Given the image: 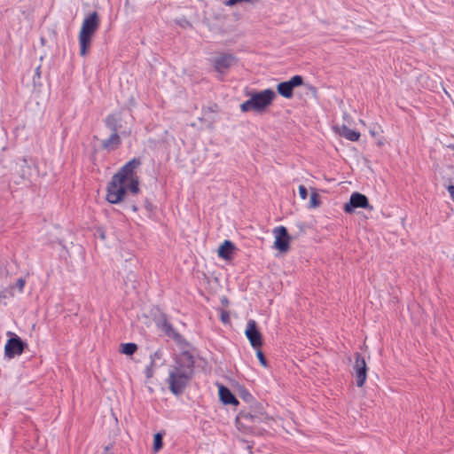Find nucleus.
Returning a JSON list of instances; mask_svg holds the SVG:
<instances>
[{
    "label": "nucleus",
    "instance_id": "obj_1",
    "mask_svg": "<svg viewBox=\"0 0 454 454\" xmlns=\"http://www.w3.org/2000/svg\"><path fill=\"white\" fill-rule=\"evenodd\" d=\"M141 165V160L133 158L124 164L114 175L107 186L108 196L122 199L127 195L136 196L139 192V179L136 169Z\"/></svg>",
    "mask_w": 454,
    "mask_h": 454
},
{
    "label": "nucleus",
    "instance_id": "obj_2",
    "mask_svg": "<svg viewBox=\"0 0 454 454\" xmlns=\"http://www.w3.org/2000/svg\"><path fill=\"white\" fill-rule=\"evenodd\" d=\"M194 360L188 351L181 352L176 358L175 364L169 371L168 385L170 391L181 395L193 374Z\"/></svg>",
    "mask_w": 454,
    "mask_h": 454
},
{
    "label": "nucleus",
    "instance_id": "obj_3",
    "mask_svg": "<svg viewBox=\"0 0 454 454\" xmlns=\"http://www.w3.org/2000/svg\"><path fill=\"white\" fill-rule=\"evenodd\" d=\"M100 27V18L97 12L87 14L81 25L78 34L80 55L86 57L91 47L93 37Z\"/></svg>",
    "mask_w": 454,
    "mask_h": 454
},
{
    "label": "nucleus",
    "instance_id": "obj_4",
    "mask_svg": "<svg viewBox=\"0 0 454 454\" xmlns=\"http://www.w3.org/2000/svg\"><path fill=\"white\" fill-rule=\"evenodd\" d=\"M276 98V92L272 89L252 93L249 99L240 105V110L243 113L250 111L262 113L272 105Z\"/></svg>",
    "mask_w": 454,
    "mask_h": 454
},
{
    "label": "nucleus",
    "instance_id": "obj_5",
    "mask_svg": "<svg viewBox=\"0 0 454 454\" xmlns=\"http://www.w3.org/2000/svg\"><path fill=\"white\" fill-rule=\"evenodd\" d=\"M355 364L353 365L354 376L356 377V383L358 387L364 386L367 379V364L364 356L356 352L354 355Z\"/></svg>",
    "mask_w": 454,
    "mask_h": 454
},
{
    "label": "nucleus",
    "instance_id": "obj_6",
    "mask_svg": "<svg viewBox=\"0 0 454 454\" xmlns=\"http://www.w3.org/2000/svg\"><path fill=\"white\" fill-rule=\"evenodd\" d=\"M303 84V78L301 75H294L286 82H279L277 85V91L285 98H291L294 96V89Z\"/></svg>",
    "mask_w": 454,
    "mask_h": 454
},
{
    "label": "nucleus",
    "instance_id": "obj_7",
    "mask_svg": "<svg viewBox=\"0 0 454 454\" xmlns=\"http://www.w3.org/2000/svg\"><path fill=\"white\" fill-rule=\"evenodd\" d=\"M245 334L254 348H260L262 346V336L257 329V325L254 320H248Z\"/></svg>",
    "mask_w": 454,
    "mask_h": 454
},
{
    "label": "nucleus",
    "instance_id": "obj_8",
    "mask_svg": "<svg viewBox=\"0 0 454 454\" xmlns=\"http://www.w3.org/2000/svg\"><path fill=\"white\" fill-rule=\"evenodd\" d=\"M25 343L18 336L10 338L4 346V355L8 358H13L23 353Z\"/></svg>",
    "mask_w": 454,
    "mask_h": 454
},
{
    "label": "nucleus",
    "instance_id": "obj_9",
    "mask_svg": "<svg viewBox=\"0 0 454 454\" xmlns=\"http://www.w3.org/2000/svg\"><path fill=\"white\" fill-rule=\"evenodd\" d=\"M273 233L275 235L274 247L281 252H286L289 249L290 242L286 228L284 226L276 227Z\"/></svg>",
    "mask_w": 454,
    "mask_h": 454
},
{
    "label": "nucleus",
    "instance_id": "obj_10",
    "mask_svg": "<svg viewBox=\"0 0 454 454\" xmlns=\"http://www.w3.org/2000/svg\"><path fill=\"white\" fill-rule=\"evenodd\" d=\"M237 61L234 55L230 53L221 54L214 60V67L216 72L225 74Z\"/></svg>",
    "mask_w": 454,
    "mask_h": 454
},
{
    "label": "nucleus",
    "instance_id": "obj_11",
    "mask_svg": "<svg viewBox=\"0 0 454 454\" xmlns=\"http://www.w3.org/2000/svg\"><path fill=\"white\" fill-rule=\"evenodd\" d=\"M259 417L253 415L247 411H240L236 418V422L239 426L246 428H251L256 422L259 421Z\"/></svg>",
    "mask_w": 454,
    "mask_h": 454
},
{
    "label": "nucleus",
    "instance_id": "obj_12",
    "mask_svg": "<svg viewBox=\"0 0 454 454\" xmlns=\"http://www.w3.org/2000/svg\"><path fill=\"white\" fill-rule=\"evenodd\" d=\"M121 116L120 114H110L105 119V124L112 132H118L121 125Z\"/></svg>",
    "mask_w": 454,
    "mask_h": 454
},
{
    "label": "nucleus",
    "instance_id": "obj_13",
    "mask_svg": "<svg viewBox=\"0 0 454 454\" xmlns=\"http://www.w3.org/2000/svg\"><path fill=\"white\" fill-rule=\"evenodd\" d=\"M121 144V137L118 132H112L108 138L102 142L104 149L113 151L117 149Z\"/></svg>",
    "mask_w": 454,
    "mask_h": 454
},
{
    "label": "nucleus",
    "instance_id": "obj_14",
    "mask_svg": "<svg viewBox=\"0 0 454 454\" xmlns=\"http://www.w3.org/2000/svg\"><path fill=\"white\" fill-rule=\"evenodd\" d=\"M160 327L167 336L174 339L178 342L182 340V335L173 328L172 325L168 321L166 317L162 319Z\"/></svg>",
    "mask_w": 454,
    "mask_h": 454
},
{
    "label": "nucleus",
    "instance_id": "obj_15",
    "mask_svg": "<svg viewBox=\"0 0 454 454\" xmlns=\"http://www.w3.org/2000/svg\"><path fill=\"white\" fill-rule=\"evenodd\" d=\"M219 396H220L221 401L224 404H238L239 403V401L234 396V395L231 392V390L223 385H221L219 387Z\"/></svg>",
    "mask_w": 454,
    "mask_h": 454
},
{
    "label": "nucleus",
    "instance_id": "obj_16",
    "mask_svg": "<svg viewBox=\"0 0 454 454\" xmlns=\"http://www.w3.org/2000/svg\"><path fill=\"white\" fill-rule=\"evenodd\" d=\"M337 132L340 136L352 142L358 141L361 136L358 131L351 129L346 125L337 128Z\"/></svg>",
    "mask_w": 454,
    "mask_h": 454
},
{
    "label": "nucleus",
    "instance_id": "obj_17",
    "mask_svg": "<svg viewBox=\"0 0 454 454\" xmlns=\"http://www.w3.org/2000/svg\"><path fill=\"white\" fill-rule=\"evenodd\" d=\"M234 250V244L230 240H225L218 248V255L223 259L229 260Z\"/></svg>",
    "mask_w": 454,
    "mask_h": 454
},
{
    "label": "nucleus",
    "instance_id": "obj_18",
    "mask_svg": "<svg viewBox=\"0 0 454 454\" xmlns=\"http://www.w3.org/2000/svg\"><path fill=\"white\" fill-rule=\"evenodd\" d=\"M359 207L372 209V207L369 204V200H348V202L345 204L344 210L347 213H352Z\"/></svg>",
    "mask_w": 454,
    "mask_h": 454
},
{
    "label": "nucleus",
    "instance_id": "obj_19",
    "mask_svg": "<svg viewBox=\"0 0 454 454\" xmlns=\"http://www.w3.org/2000/svg\"><path fill=\"white\" fill-rule=\"evenodd\" d=\"M137 349V346L136 343L129 342L121 345V352L128 356L133 355Z\"/></svg>",
    "mask_w": 454,
    "mask_h": 454
},
{
    "label": "nucleus",
    "instance_id": "obj_20",
    "mask_svg": "<svg viewBox=\"0 0 454 454\" xmlns=\"http://www.w3.org/2000/svg\"><path fill=\"white\" fill-rule=\"evenodd\" d=\"M160 354L159 351H156L153 355H151V356H150V358H151L150 365H148L145 368V376H146L147 379L152 378L153 375L154 357L160 358Z\"/></svg>",
    "mask_w": 454,
    "mask_h": 454
},
{
    "label": "nucleus",
    "instance_id": "obj_21",
    "mask_svg": "<svg viewBox=\"0 0 454 454\" xmlns=\"http://www.w3.org/2000/svg\"><path fill=\"white\" fill-rule=\"evenodd\" d=\"M111 204H123L121 205L123 209H129L130 208L133 212H136L138 207L136 205L129 204V203H124V202H129V200H108Z\"/></svg>",
    "mask_w": 454,
    "mask_h": 454
},
{
    "label": "nucleus",
    "instance_id": "obj_22",
    "mask_svg": "<svg viewBox=\"0 0 454 454\" xmlns=\"http://www.w3.org/2000/svg\"><path fill=\"white\" fill-rule=\"evenodd\" d=\"M162 448V434L157 433L153 437V451L158 452Z\"/></svg>",
    "mask_w": 454,
    "mask_h": 454
},
{
    "label": "nucleus",
    "instance_id": "obj_23",
    "mask_svg": "<svg viewBox=\"0 0 454 454\" xmlns=\"http://www.w3.org/2000/svg\"><path fill=\"white\" fill-rule=\"evenodd\" d=\"M257 351H256V356L257 358L259 359L260 361V364L263 366V367H267V361H266V358L264 357V355L263 353L262 352V350L260 348H256Z\"/></svg>",
    "mask_w": 454,
    "mask_h": 454
},
{
    "label": "nucleus",
    "instance_id": "obj_24",
    "mask_svg": "<svg viewBox=\"0 0 454 454\" xmlns=\"http://www.w3.org/2000/svg\"><path fill=\"white\" fill-rule=\"evenodd\" d=\"M253 1L254 0H226L225 1V5L232 6V5H235V4H239V3H243V2L252 3Z\"/></svg>",
    "mask_w": 454,
    "mask_h": 454
},
{
    "label": "nucleus",
    "instance_id": "obj_25",
    "mask_svg": "<svg viewBox=\"0 0 454 454\" xmlns=\"http://www.w3.org/2000/svg\"><path fill=\"white\" fill-rule=\"evenodd\" d=\"M299 196L301 199H306L307 196H308V191H307V188L303 185V184H301L299 185Z\"/></svg>",
    "mask_w": 454,
    "mask_h": 454
},
{
    "label": "nucleus",
    "instance_id": "obj_26",
    "mask_svg": "<svg viewBox=\"0 0 454 454\" xmlns=\"http://www.w3.org/2000/svg\"><path fill=\"white\" fill-rule=\"evenodd\" d=\"M94 235L96 237L99 238L103 241L106 240V232H105V231L102 228H97V230L95 231Z\"/></svg>",
    "mask_w": 454,
    "mask_h": 454
},
{
    "label": "nucleus",
    "instance_id": "obj_27",
    "mask_svg": "<svg viewBox=\"0 0 454 454\" xmlns=\"http://www.w3.org/2000/svg\"><path fill=\"white\" fill-rule=\"evenodd\" d=\"M26 281L24 278H20L16 280V286L19 288L20 292H23V288L25 286Z\"/></svg>",
    "mask_w": 454,
    "mask_h": 454
},
{
    "label": "nucleus",
    "instance_id": "obj_28",
    "mask_svg": "<svg viewBox=\"0 0 454 454\" xmlns=\"http://www.w3.org/2000/svg\"><path fill=\"white\" fill-rule=\"evenodd\" d=\"M321 204V200H309V203L308 205L309 208H316L319 207Z\"/></svg>",
    "mask_w": 454,
    "mask_h": 454
},
{
    "label": "nucleus",
    "instance_id": "obj_29",
    "mask_svg": "<svg viewBox=\"0 0 454 454\" xmlns=\"http://www.w3.org/2000/svg\"><path fill=\"white\" fill-rule=\"evenodd\" d=\"M229 319H230V315L227 311H224L223 310L222 313H221V320L223 322V323H228L229 322Z\"/></svg>",
    "mask_w": 454,
    "mask_h": 454
},
{
    "label": "nucleus",
    "instance_id": "obj_30",
    "mask_svg": "<svg viewBox=\"0 0 454 454\" xmlns=\"http://www.w3.org/2000/svg\"><path fill=\"white\" fill-rule=\"evenodd\" d=\"M349 199H367L366 196L359 192H353Z\"/></svg>",
    "mask_w": 454,
    "mask_h": 454
},
{
    "label": "nucleus",
    "instance_id": "obj_31",
    "mask_svg": "<svg viewBox=\"0 0 454 454\" xmlns=\"http://www.w3.org/2000/svg\"><path fill=\"white\" fill-rule=\"evenodd\" d=\"M447 190L450 193V198L454 199V185H451V184L448 185Z\"/></svg>",
    "mask_w": 454,
    "mask_h": 454
},
{
    "label": "nucleus",
    "instance_id": "obj_32",
    "mask_svg": "<svg viewBox=\"0 0 454 454\" xmlns=\"http://www.w3.org/2000/svg\"><path fill=\"white\" fill-rule=\"evenodd\" d=\"M145 207L146 209V211L148 212V214H151L152 211H153V206L151 203H149L147 200L145 202Z\"/></svg>",
    "mask_w": 454,
    "mask_h": 454
},
{
    "label": "nucleus",
    "instance_id": "obj_33",
    "mask_svg": "<svg viewBox=\"0 0 454 454\" xmlns=\"http://www.w3.org/2000/svg\"><path fill=\"white\" fill-rule=\"evenodd\" d=\"M316 197H317L316 192H311V194H310V199H311V200L317 199Z\"/></svg>",
    "mask_w": 454,
    "mask_h": 454
}]
</instances>
